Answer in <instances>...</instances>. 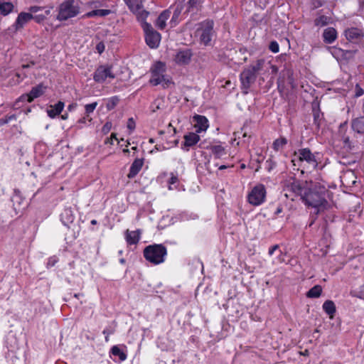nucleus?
<instances>
[{
  "label": "nucleus",
  "mask_w": 364,
  "mask_h": 364,
  "mask_svg": "<svg viewBox=\"0 0 364 364\" xmlns=\"http://www.w3.org/2000/svg\"><path fill=\"white\" fill-rule=\"evenodd\" d=\"M46 18V16L43 14L33 15L32 19L37 23L43 22Z\"/></svg>",
  "instance_id": "obj_42"
},
{
  "label": "nucleus",
  "mask_w": 364,
  "mask_h": 364,
  "mask_svg": "<svg viewBox=\"0 0 364 364\" xmlns=\"http://www.w3.org/2000/svg\"><path fill=\"white\" fill-rule=\"evenodd\" d=\"M184 142L182 144L181 148L183 149L188 150L189 147L196 145L200 141V136L196 133L189 132L184 135Z\"/></svg>",
  "instance_id": "obj_14"
},
{
  "label": "nucleus",
  "mask_w": 364,
  "mask_h": 364,
  "mask_svg": "<svg viewBox=\"0 0 364 364\" xmlns=\"http://www.w3.org/2000/svg\"><path fill=\"white\" fill-rule=\"evenodd\" d=\"M287 188L299 196L305 205L316 208V214L326 209L328 205L326 199L327 190L318 183L294 179L287 185Z\"/></svg>",
  "instance_id": "obj_1"
},
{
  "label": "nucleus",
  "mask_w": 364,
  "mask_h": 364,
  "mask_svg": "<svg viewBox=\"0 0 364 364\" xmlns=\"http://www.w3.org/2000/svg\"><path fill=\"white\" fill-rule=\"evenodd\" d=\"M119 98L117 96H114L107 100L106 107L108 110L113 109L119 102Z\"/></svg>",
  "instance_id": "obj_32"
},
{
  "label": "nucleus",
  "mask_w": 364,
  "mask_h": 364,
  "mask_svg": "<svg viewBox=\"0 0 364 364\" xmlns=\"http://www.w3.org/2000/svg\"><path fill=\"white\" fill-rule=\"evenodd\" d=\"M299 159L301 161H305L313 168H316L318 166V162L311 150L308 148L299 149Z\"/></svg>",
  "instance_id": "obj_12"
},
{
  "label": "nucleus",
  "mask_w": 364,
  "mask_h": 364,
  "mask_svg": "<svg viewBox=\"0 0 364 364\" xmlns=\"http://www.w3.org/2000/svg\"><path fill=\"white\" fill-rule=\"evenodd\" d=\"M111 136H112V138H114V139H115L117 141H118V139L116 137V134L112 133V134H111Z\"/></svg>",
  "instance_id": "obj_64"
},
{
  "label": "nucleus",
  "mask_w": 364,
  "mask_h": 364,
  "mask_svg": "<svg viewBox=\"0 0 364 364\" xmlns=\"http://www.w3.org/2000/svg\"><path fill=\"white\" fill-rule=\"evenodd\" d=\"M360 11L364 12V0L360 2Z\"/></svg>",
  "instance_id": "obj_59"
},
{
  "label": "nucleus",
  "mask_w": 364,
  "mask_h": 364,
  "mask_svg": "<svg viewBox=\"0 0 364 364\" xmlns=\"http://www.w3.org/2000/svg\"><path fill=\"white\" fill-rule=\"evenodd\" d=\"M151 77L149 82L153 85H158L161 83V79L166 76V65L164 63L158 61L151 68Z\"/></svg>",
  "instance_id": "obj_6"
},
{
  "label": "nucleus",
  "mask_w": 364,
  "mask_h": 364,
  "mask_svg": "<svg viewBox=\"0 0 364 364\" xmlns=\"http://www.w3.org/2000/svg\"><path fill=\"white\" fill-rule=\"evenodd\" d=\"M282 211V208L279 207L277 209V211L275 212V214H279V213H281Z\"/></svg>",
  "instance_id": "obj_62"
},
{
  "label": "nucleus",
  "mask_w": 364,
  "mask_h": 364,
  "mask_svg": "<svg viewBox=\"0 0 364 364\" xmlns=\"http://www.w3.org/2000/svg\"><path fill=\"white\" fill-rule=\"evenodd\" d=\"M161 80V85L164 89L168 88L171 85H174V82L172 81L171 78L168 75H166L164 77H162Z\"/></svg>",
  "instance_id": "obj_34"
},
{
  "label": "nucleus",
  "mask_w": 364,
  "mask_h": 364,
  "mask_svg": "<svg viewBox=\"0 0 364 364\" xmlns=\"http://www.w3.org/2000/svg\"><path fill=\"white\" fill-rule=\"evenodd\" d=\"M156 26L159 29H164L166 27V23L165 21H164L161 17L158 16V18L156 21Z\"/></svg>",
  "instance_id": "obj_38"
},
{
  "label": "nucleus",
  "mask_w": 364,
  "mask_h": 364,
  "mask_svg": "<svg viewBox=\"0 0 364 364\" xmlns=\"http://www.w3.org/2000/svg\"><path fill=\"white\" fill-rule=\"evenodd\" d=\"M323 309L332 318L336 313V305L333 301L326 300L323 304Z\"/></svg>",
  "instance_id": "obj_24"
},
{
  "label": "nucleus",
  "mask_w": 364,
  "mask_h": 364,
  "mask_svg": "<svg viewBox=\"0 0 364 364\" xmlns=\"http://www.w3.org/2000/svg\"><path fill=\"white\" fill-rule=\"evenodd\" d=\"M97 105V103L96 102L85 105V113H86L87 117H89V114L90 113L93 112V111L96 108Z\"/></svg>",
  "instance_id": "obj_35"
},
{
  "label": "nucleus",
  "mask_w": 364,
  "mask_h": 364,
  "mask_svg": "<svg viewBox=\"0 0 364 364\" xmlns=\"http://www.w3.org/2000/svg\"><path fill=\"white\" fill-rule=\"evenodd\" d=\"M266 196V189L264 185L255 186L247 196L248 202L253 205H259L262 203Z\"/></svg>",
  "instance_id": "obj_5"
},
{
  "label": "nucleus",
  "mask_w": 364,
  "mask_h": 364,
  "mask_svg": "<svg viewBox=\"0 0 364 364\" xmlns=\"http://www.w3.org/2000/svg\"><path fill=\"white\" fill-rule=\"evenodd\" d=\"M143 254L147 261L154 264H159L164 262L167 250L162 244L150 245L144 248Z\"/></svg>",
  "instance_id": "obj_2"
},
{
  "label": "nucleus",
  "mask_w": 364,
  "mask_h": 364,
  "mask_svg": "<svg viewBox=\"0 0 364 364\" xmlns=\"http://www.w3.org/2000/svg\"><path fill=\"white\" fill-rule=\"evenodd\" d=\"M87 117V116H86V117H82L81 119H80L78 120V122H79V123H82V124H85V123L86 122Z\"/></svg>",
  "instance_id": "obj_60"
},
{
  "label": "nucleus",
  "mask_w": 364,
  "mask_h": 364,
  "mask_svg": "<svg viewBox=\"0 0 364 364\" xmlns=\"http://www.w3.org/2000/svg\"><path fill=\"white\" fill-rule=\"evenodd\" d=\"M345 144H348L350 143L349 137H346L343 140Z\"/></svg>",
  "instance_id": "obj_61"
},
{
  "label": "nucleus",
  "mask_w": 364,
  "mask_h": 364,
  "mask_svg": "<svg viewBox=\"0 0 364 364\" xmlns=\"http://www.w3.org/2000/svg\"><path fill=\"white\" fill-rule=\"evenodd\" d=\"M257 79V75L249 68H245L240 73V80L242 83V89L244 94H247L250 86L255 83Z\"/></svg>",
  "instance_id": "obj_8"
},
{
  "label": "nucleus",
  "mask_w": 364,
  "mask_h": 364,
  "mask_svg": "<svg viewBox=\"0 0 364 364\" xmlns=\"http://www.w3.org/2000/svg\"><path fill=\"white\" fill-rule=\"evenodd\" d=\"M279 249V245H275L274 246H272V247L269 248V255H273V253L274 252V251H276L277 250Z\"/></svg>",
  "instance_id": "obj_53"
},
{
  "label": "nucleus",
  "mask_w": 364,
  "mask_h": 364,
  "mask_svg": "<svg viewBox=\"0 0 364 364\" xmlns=\"http://www.w3.org/2000/svg\"><path fill=\"white\" fill-rule=\"evenodd\" d=\"M331 18L326 16L322 15L317 17L314 20V25L316 26L323 27L328 25L330 23Z\"/></svg>",
  "instance_id": "obj_30"
},
{
  "label": "nucleus",
  "mask_w": 364,
  "mask_h": 364,
  "mask_svg": "<svg viewBox=\"0 0 364 364\" xmlns=\"http://www.w3.org/2000/svg\"><path fill=\"white\" fill-rule=\"evenodd\" d=\"M197 4H198V0H189L188 1L187 11H193V9L196 6Z\"/></svg>",
  "instance_id": "obj_41"
},
{
  "label": "nucleus",
  "mask_w": 364,
  "mask_h": 364,
  "mask_svg": "<svg viewBox=\"0 0 364 364\" xmlns=\"http://www.w3.org/2000/svg\"><path fill=\"white\" fill-rule=\"evenodd\" d=\"M58 262V258L56 256L50 257L47 263V267H53Z\"/></svg>",
  "instance_id": "obj_39"
},
{
  "label": "nucleus",
  "mask_w": 364,
  "mask_h": 364,
  "mask_svg": "<svg viewBox=\"0 0 364 364\" xmlns=\"http://www.w3.org/2000/svg\"><path fill=\"white\" fill-rule=\"evenodd\" d=\"M111 13V10L109 9H97L91 11L87 13L84 16L85 17H94V16H106Z\"/></svg>",
  "instance_id": "obj_26"
},
{
  "label": "nucleus",
  "mask_w": 364,
  "mask_h": 364,
  "mask_svg": "<svg viewBox=\"0 0 364 364\" xmlns=\"http://www.w3.org/2000/svg\"><path fill=\"white\" fill-rule=\"evenodd\" d=\"M102 333H103V334L105 335V341H106V342H107V341H109V335L114 333V330L106 328L103 331Z\"/></svg>",
  "instance_id": "obj_47"
},
{
  "label": "nucleus",
  "mask_w": 364,
  "mask_h": 364,
  "mask_svg": "<svg viewBox=\"0 0 364 364\" xmlns=\"http://www.w3.org/2000/svg\"><path fill=\"white\" fill-rule=\"evenodd\" d=\"M192 56L193 53L191 49H180L175 55L174 61L180 65H188L191 62Z\"/></svg>",
  "instance_id": "obj_9"
},
{
  "label": "nucleus",
  "mask_w": 364,
  "mask_h": 364,
  "mask_svg": "<svg viewBox=\"0 0 364 364\" xmlns=\"http://www.w3.org/2000/svg\"><path fill=\"white\" fill-rule=\"evenodd\" d=\"M210 149L215 158L220 159L226 154L225 148L221 145L211 146Z\"/></svg>",
  "instance_id": "obj_25"
},
{
  "label": "nucleus",
  "mask_w": 364,
  "mask_h": 364,
  "mask_svg": "<svg viewBox=\"0 0 364 364\" xmlns=\"http://www.w3.org/2000/svg\"><path fill=\"white\" fill-rule=\"evenodd\" d=\"M5 117L6 118L8 122L11 121V120H13V119H16V114H11V115H9V116L7 115Z\"/></svg>",
  "instance_id": "obj_56"
},
{
  "label": "nucleus",
  "mask_w": 364,
  "mask_h": 364,
  "mask_svg": "<svg viewBox=\"0 0 364 364\" xmlns=\"http://www.w3.org/2000/svg\"><path fill=\"white\" fill-rule=\"evenodd\" d=\"M144 164V159H136L131 165L127 175L129 178H134L141 169Z\"/></svg>",
  "instance_id": "obj_17"
},
{
  "label": "nucleus",
  "mask_w": 364,
  "mask_h": 364,
  "mask_svg": "<svg viewBox=\"0 0 364 364\" xmlns=\"http://www.w3.org/2000/svg\"><path fill=\"white\" fill-rule=\"evenodd\" d=\"M76 106H77L76 103H72L70 105H68V109L69 111H71L73 109L76 107Z\"/></svg>",
  "instance_id": "obj_58"
},
{
  "label": "nucleus",
  "mask_w": 364,
  "mask_h": 364,
  "mask_svg": "<svg viewBox=\"0 0 364 364\" xmlns=\"http://www.w3.org/2000/svg\"><path fill=\"white\" fill-rule=\"evenodd\" d=\"M107 77L114 78V75L111 73L110 68L100 66L94 73L93 79L97 82H102Z\"/></svg>",
  "instance_id": "obj_13"
},
{
  "label": "nucleus",
  "mask_w": 364,
  "mask_h": 364,
  "mask_svg": "<svg viewBox=\"0 0 364 364\" xmlns=\"http://www.w3.org/2000/svg\"><path fill=\"white\" fill-rule=\"evenodd\" d=\"M11 200L13 203V206L15 210H20L23 208L22 203H23L24 199L22 198L19 191L14 190V195L11 197Z\"/></svg>",
  "instance_id": "obj_22"
},
{
  "label": "nucleus",
  "mask_w": 364,
  "mask_h": 364,
  "mask_svg": "<svg viewBox=\"0 0 364 364\" xmlns=\"http://www.w3.org/2000/svg\"><path fill=\"white\" fill-rule=\"evenodd\" d=\"M33 14L31 13L21 12L18 14L16 21V29H19L23 27V26L32 19Z\"/></svg>",
  "instance_id": "obj_20"
},
{
  "label": "nucleus",
  "mask_w": 364,
  "mask_h": 364,
  "mask_svg": "<svg viewBox=\"0 0 364 364\" xmlns=\"http://www.w3.org/2000/svg\"><path fill=\"white\" fill-rule=\"evenodd\" d=\"M181 13V11L178 10V9H176L175 11H174V13L173 14V16H172V21L173 20H176V18H178L179 14Z\"/></svg>",
  "instance_id": "obj_54"
},
{
  "label": "nucleus",
  "mask_w": 364,
  "mask_h": 364,
  "mask_svg": "<svg viewBox=\"0 0 364 364\" xmlns=\"http://www.w3.org/2000/svg\"><path fill=\"white\" fill-rule=\"evenodd\" d=\"M264 63V61L262 59L257 60L255 65H250L247 68L257 75V73L262 70Z\"/></svg>",
  "instance_id": "obj_33"
},
{
  "label": "nucleus",
  "mask_w": 364,
  "mask_h": 364,
  "mask_svg": "<svg viewBox=\"0 0 364 364\" xmlns=\"http://www.w3.org/2000/svg\"><path fill=\"white\" fill-rule=\"evenodd\" d=\"M80 13L79 6L75 4V0H66L61 3L58 7L57 19L62 21L76 16Z\"/></svg>",
  "instance_id": "obj_3"
},
{
  "label": "nucleus",
  "mask_w": 364,
  "mask_h": 364,
  "mask_svg": "<svg viewBox=\"0 0 364 364\" xmlns=\"http://www.w3.org/2000/svg\"><path fill=\"white\" fill-rule=\"evenodd\" d=\"M322 38L325 43L331 44L337 38V31L333 27H328L324 29L322 34Z\"/></svg>",
  "instance_id": "obj_16"
},
{
  "label": "nucleus",
  "mask_w": 364,
  "mask_h": 364,
  "mask_svg": "<svg viewBox=\"0 0 364 364\" xmlns=\"http://www.w3.org/2000/svg\"><path fill=\"white\" fill-rule=\"evenodd\" d=\"M314 123L319 127V122H320V114L318 111L314 112Z\"/></svg>",
  "instance_id": "obj_46"
},
{
  "label": "nucleus",
  "mask_w": 364,
  "mask_h": 364,
  "mask_svg": "<svg viewBox=\"0 0 364 364\" xmlns=\"http://www.w3.org/2000/svg\"><path fill=\"white\" fill-rule=\"evenodd\" d=\"M105 45L102 42H100L96 46V50L98 51L99 53H102L105 50Z\"/></svg>",
  "instance_id": "obj_48"
},
{
  "label": "nucleus",
  "mask_w": 364,
  "mask_h": 364,
  "mask_svg": "<svg viewBox=\"0 0 364 364\" xmlns=\"http://www.w3.org/2000/svg\"><path fill=\"white\" fill-rule=\"evenodd\" d=\"M14 9V5L11 2L0 1V14L6 16L9 14Z\"/></svg>",
  "instance_id": "obj_28"
},
{
  "label": "nucleus",
  "mask_w": 364,
  "mask_h": 364,
  "mask_svg": "<svg viewBox=\"0 0 364 364\" xmlns=\"http://www.w3.org/2000/svg\"><path fill=\"white\" fill-rule=\"evenodd\" d=\"M341 51L343 52V55H348L349 56H352L355 53V51L348 50H341Z\"/></svg>",
  "instance_id": "obj_55"
},
{
  "label": "nucleus",
  "mask_w": 364,
  "mask_h": 364,
  "mask_svg": "<svg viewBox=\"0 0 364 364\" xmlns=\"http://www.w3.org/2000/svg\"><path fill=\"white\" fill-rule=\"evenodd\" d=\"M141 230L129 231L127 230L125 232L126 241L129 245H136L140 240Z\"/></svg>",
  "instance_id": "obj_18"
},
{
  "label": "nucleus",
  "mask_w": 364,
  "mask_h": 364,
  "mask_svg": "<svg viewBox=\"0 0 364 364\" xmlns=\"http://www.w3.org/2000/svg\"><path fill=\"white\" fill-rule=\"evenodd\" d=\"M346 39L350 42L358 43L364 37L363 31L358 28H350L344 31Z\"/></svg>",
  "instance_id": "obj_11"
},
{
  "label": "nucleus",
  "mask_w": 364,
  "mask_h": 364,
  "mask_svg": "<svg viewBox=\"0 0 364 364\" xmlns=\"http://www.w3.org/2000/svg\"><path fill=\"white\" fill-rule=\"evenodd\" d=\"M267 163L269 164V166L267 168L269 171H270L276 166V163L272 161L271 159L267 161Z\"/></svg>",
  "instance_id": "obj_51"
},
{
  "label": "nucleus",
  "mask_w": 364,
  "mask_h": 364,
  "mask_svg": "<svg viewBox=\"0 0 364 364\" xmlns=\"http://www.w3.org/2000/svg\"><path fill=\"white\" fill-rule=\"evenodd\" d=\"M171 14V11L169 10H165L161 13V14L159 16L161 17L164 21L166 22V20L169 18Z\"/></svg>",
  "instance_id": "obj_43"
},
{
  "label": "nucleus",
  "mask_w": 364,
  "mask_h": 364,
  "mask_svg": "<svg viewBox=\"0 0 364 364\" xmlns=\"http://www.w3.org/2000/svg\"><path fill=\"white\" fill-rule=\"evenodd\" d=\"M43 7H41V6H31L29 8V11L31 12V13H36L39 11H41L43 10Z\"/></svg>",
  "instance_id": "obj_49"
},
{
  "label": "nucleus",
  "mask_w": 364,
  "mask_h": 364,
  "mask_svg": "<svg viewBox=\"0 0 364 364\" xmlns=\"http://www.w3.org/2000/svg\"><path fill=\"white\" fill-rule=\"evenodd\" d=\"M127 128L132 132L135 129V122L133 118H129L127 121Z\"/></svg>",
  "instance_id": "obj_44"
},
{
  "label": "nucleus",
  "mask_w": 364,
  "mask_h": 364,
  "mask_svg": "<svg viewBox=\"0 0 364 364\" xmlns=\"http://www.w3.org/2000/svg\"><path fill=\"white\" fill-rule=\"evenodd\" d=\"M177 181H178V177H177V176H175V175H173V173H171V178H170V179H169V181H168V182H169V183H170V184H174V183H176Z\"/></svg>",
  "instance_id": "obj_50"
},
{
  "label": "nucleus",
  "mask_w": 364,
  "mask_h": 364,
  "mask_svg": "<svg viewBox=\"0 0 364 364\" xmlns=\"http://www.w3.org/2000/svg\"><path fill=\"white\" fill-rule=\"evenodd\" d=\"M8 121L6 117L0 119V126L7 124Z\"/></svg>",
  "instance_id": "obj_57"
},
{
  "label": "nucleus",
  "mask_w": 364,
  "mask_h": 364,
  "mask_svg": "<svg viewBox=\"0 0 364 364\" xmlns=\"http://www.w3.org/2000/svg\"><path fill=\"white\" fill-rule=\"evenodd\" d=\"M61 118H62L63 119H66L68 118V114H67V113H65V114H62V115H61Z\"/></svg>",
  "instance_id": "obj_63"
},
{
  "label": "nucleus",
  "mask_w": 364,
  "mask_h": 364,
  "mask_svg": "<svg viewBox=\"0 0 364 364\" xmlns=\"http://www.w3.org/2000/svg\"><path fill=\"white\" fill-rule=\"evenodd\" d=\"M269 48L272 52L276 53L279 52V46L277 41H272L269 43Z\"/></svg>",
  "instance_id": "obj_37"
},
{
  "label": "nucleus",
  "mask_w": 364,
  "mask_h": 364,
  "mask_svg": "<svg viewBox=\"0 0 364 364\" xmlns=\"http://www.w3.org/2000/svg\"><path fill=\"white\" fill-rule=\"evenodd\" d=\"M193 121L195 122L198 133L205 131L208 127V121L205 116L196 114L193 117Z\"/></svg>",
  "instance_id": "obj_15"
},
{
  "label": "nucleus",
  "mask_w": 364,
  "mask_h": 364,
  "mask_svg": "<svg viewBox=\"0 0 364 364\" xmlns=\"http://www.w3.org/2000/svg\"><path fill=\"white\" fill-rule=\"evenodd\" d=\"M46 89V86H44L43 83L32 87L31 90L28 93L30 100L33 101L34 99L43 95Z\"/></svg>",
  "instance_id": "obj_23"
},
{
  "label": "nucleus",
  "mask_w": 364,
  "mask_h": 364,
  "mask_svg": "<svg viewBox=\"0 0 364 364\" xmlns=\"http://www.w3.org/2000/svg\"><path fill=\"white\" fill-rule=\"evenodd\" d=\"M64 108V102L58 101L54 105H50L49 109H47V114L50 118H54L59 115Z\"/></svg>",
  "instance_id": "obj_19"
},
{
  "label": "nucleus",
  "mask_w": 364,
  "mask_h": 364,
  "mask_svg": "<svg viewBox=\"0 0 364 364\" xmlns=\"http://www.w3.org/2000/svg\"><path fill=\"white\" fill-rule=\"evenodd\" d=\"M125 4L128 6L129 9L136 15L139 20H146L149 11L144 10L143 8L144 0H124Z\"/></svg>",
  "instance_id": "obj_7"
},
{
  "label": "nucleus",
  "mask_w": 364,
  "mask_h": 364,
  "mask_svg": "<svg viewBox=\"0 0 364 364\" xmlns=\"http://www.w3.org/2000/svg\"><path fill=\"white\" fill-rule=\"evenodd\" d=\"M287 144V139L285 137L281 136L280 138L274 140L272 147L275 151H279Z\"/></svg>",
  "instance_id": "obj_31"
},
{
  "label": "nucleus",
  "mask_w": 364,
  "mask_h": 364,
  "mask_svg": "<svg viewBox=\"0 0 364 364\" xmlns=\"http://www.w3.org/2000/svg\"><path fill=\"white\" fill-rule=\"evenodd\" d=\"M351 127L357 133L364 134V116L353 119L351 121Z\"/></svg>",
  "instance_id": "obj_21"
},
{
  "label": "nucleus",
  "mask_w": 364,
  "mask_h": 364,
  "mask_svg": "<svg viewBox=\"0 0 364 364\" xmlns=\"http://www.w3.org/2000/svg\"><path fill=\"white\" fill-rule=\"evenodd\" d=\"M36 65V63L33 60H31V61H30L27 64H23L21 65V67H22L23 69H26V68H30V67H31L33 65Z\"/></svg>",
  "instance_id": "obj_52"
},
{
  "label": "nucleus",
  "mask_w": 364,
  "mask_h": 364,
  "mask_svg": "<svg viewBox=\"0 0 364 364\" xmlns=\"http://www.w3.org/2000/svg\"><path fill=\"white\" fill-rule=\"evenodd\" d=\"M364 94V90L361 88L358 85L355 86V96L358 97L362 96Z\"/></svg>",
  "instance_id": "obj_45"
},
{
  "label": "nucleus",
  "mask_w": 364,
  "mask_h": 364,
  "mask_svg": "<svg viewBox=\"0 0 364 364\" xmlns=\"http://www.w3.org/2000/svg\"><path fill=\"white\" fill-rule=\"evenodd\" d=\"M21 102H31L32 100H30V97H29V95L28 93L27 94H23L15 102L14 104V106H16V107H19L18 106V103Z\"/></svg>",
  "instance_id": "obj_36"
},
{
  "label": "nucleus",
  "mask_w": 364,
  "mask_h": 364,
  "mask_svg": "<svg viewBox=\"0 0 364 364\" xmlns=\"http://www.w3.org/2000/svg\"><path fill=\"white\" fill-rule=\"evenodd\" d=\"M213 33V21H206L202 24V33L200 40L205 44L208 45L211 41V36Z\"/></svg>",
  "instance_id": "obj_10"
},
{
  "label": "nucleus",
  "mask_w": 364,
  "mask_h": 364,
  "mask_svg": "<svg viewBox=\"0 0 364 364\" xmlns=\"http://www.w3.org/2000/svg\"><path fill=\"white\" fill-rule=\"evenodd\" d=\"M110 353L114 356H118L121 361H124L127 358V354L122 351L117 346H114L111 348Z\"/></svg>",
  "instance_id": "obj_29"
},
{
  "label": "nucleus",
  "mask_w": 364,
  "mask_h": 364,
  "mask_svg": "<svg viewBox=\"0 0 364 364\" xmlns=\"http://www.w3.org/2000/svg\"><path fill=\"white\" fill-rule=\"evenodd\" d=\"M141 21V27L145 33V41L146 44L151 48H156L161 41V34L154 29L152 26L145 21V20Z\"/></svg>",
  "instance_id": "obj_4"
},
{
  "label": "nucleus",
  "mask_w": 364,
  "mask_h": 364,
  "mask_svg": "<svg viewBox=\"0 0 364 364\" xmlns=\"http://www.w3.org/2000/svg\"><path fill=\"white\" fill-rule=\"evenodd\" d=\"M112 128V123L110 122H107L102 128V132L106 134H107Z\"/></svg>",
  "instance_id": "obj_40"
},
{
  "label": "nucleus",
  "mask_w": 364,
  "mask_h": 364,
  "mask_svg": "<svg viewBox=\"0 0 364 364\" xmlns=\"http://www.w3.org/2000/svg\"><path fill=\"white\" fill-rule=\"evenodd\" d=\"M321 292V287L320 285H316L307 291L306 296L308 298H318L320 296Z\"/></svg>",
  "instance_id": "obj_27"
}]
</instances>
